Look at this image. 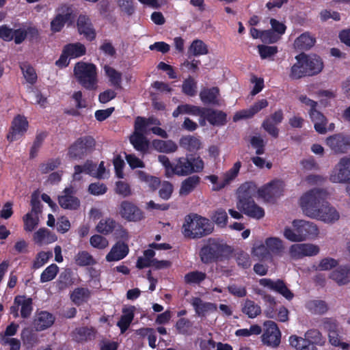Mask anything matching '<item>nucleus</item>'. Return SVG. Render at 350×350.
Wrapping results in <instances>:
<instances>
[{
	"mask_svg": "<svg viewBox=\"0 0 350 350\" xmlns=\"http://www.w3.org/2000/svg\"><path fill=\"white\" fill-rule=\"evenodd\" d=\"M29 123L27 118L21 115H17L12 120L10 131L7 135L9 142H14L24 135L28 129Z\"/></svg>",
	"mask_w": 350,
	"mask_h": 350,
	"instance_id": "14",
	"label": "nucleus"
},
{
	"mask_svg": "<svg viewBox=\"0 0 350 350\" xmlns=\"http://www.w3.org/2000/svg\"><path fill=\"white\" fill-rule=\"evenodd\" d=\"M27 33H30L32 36L38 35V31L37 29L35 27H29L27 29H14V40L15 44H21L27 38Z\"/></svg>",
	"mask_w": 350,
	"mask_h": 350,
	"instance_id": "48",
	"label": "nucleus"
},
{
	"mask_svg": "<svg viewBox=\"0 0 350 350\" xmlns=\"http://www.w3.org/2000/svg\"><path fill=\"white\" fill-rule=\"evenodd\" d=\"M329 180L334 183L350 184V158L345 157L340 159L330 174Z\"/></svg>",
	"mask_w": 350,
	"mask_h": 350,
	"instance_id": "10",
	"label": "nucleus"
},
{
	"mask_svg": "<svg viewBox=\"0 0 350 350\" xmlns=\"http://www.w3.org/2000/svg\"><path fill=\"white\" fill-rule=\"evenodd\" d=\"M75 262L80 267L92 265L96 263L93 256L86 251L79 252L75 256Z\"/></svg>",
	"mask_w": 350,
	"mask_h": 350,
	"instance_id": "52",
	"label": "nucleus"
},
{
	"mask_svg": "<svg viewBox=\"0 0 350 350\" xmlns=\"http://www.w3.org/2000/svg\"><path fill=\"white\" fill-rule=\"evenodd\" d=\"M282 182L272 180L264 187L257 189L256 185L252 182H246L238 189V201L237 208L250 217L260 219L265 216L264 209L257 205L254 200L258 192V195L267 200L280 193Z\"/></svg>",
	"mask_w": 350,
	"mask_h": 350,
	"instance_id": "1",
	"label": "nucleus"
},
{
	"mask_svg": "<svg viewBox=\"0 0 350 350\" xmlns=\"http://www.w3.org/2000/svg\"><path fill=\"white\" fill-rule=\"evenodd\" d=\"M316 38L311 36L310 33L305 32L301 33L295 41V46L297 49L301 51H308L315 44Z\"/></svg>",
	"mask_w": 350,
	"mask_h": 350,
	"instance_id": "34",
	"label": "nucleus"
},
{
	"mask_svg": "<svg viewBox=\"0 0 350 350\" xmlns=\"http://www.w3.org/2000/svg\"><path fill=\"white\" fill-rule=\"evenodd\" d=\"M20 68L22 71L26 81L33 85L37 81V74L34 68L28 62H22L20 64Z\"/></svg>",
	"mask_w": 350,
	"mask_h": 350,
	"instance_id": "45",
	"label": "nucleus"
},
{
	"mask_svg": "<svg viewBox=\"0 0 350 350\" xmlns=\"http://www.w3.org/2000/svg\"><path fill=\"white\" fill-rule=\"evenodd\" d=\"M242 312L249 318L254 319L261 313V308L254 301L247 299L242 308Z\"/></svg>",
	"mask_w": 350,
	"mask_h": 350,
	"instance_id": "49",
	"label": "nucleus"
},
{
	"mask_svg": "<svg viewBox=\"0 0 350 350\" xmlns=\"http://www.w3.org/2000/svg\"><path fill=\"white\" fill-rule=\"evenodd\" d=\"M278 124L271 122L268 118H265L262 123V128L272 137L278 138L279 136V129L277 127Z\"/></svg>",
	"mask_w": 350,
	"mask_h": 350,
	"instance_id": "60",
	"label": "nucleus"
},
{
	"mask_svg": "<svg viewBox=\"0 0 350 350\" xmlns=\"http://www.w3.org/2000/svg\"><path fill=\"white\" fill-rule=\"evenodd\" d=\"M96 146L95 139L90 135L77 138L68 148L67 156L72 160H81L91 154Z\"/></svg>",
	"mask_w": 350,
	"mask_h": 350,
	"instance_id": "8",
	"label": "nucleus"
},
{
	"mask_svg": "<svg viewBox=\"0 0 350 350\" xmlns=\"http://www.w3.org/2000/svg\"><path fill=\"white\" fill-rule=\"evenodd\" d=\"M134 306L122 310V315L118 321L117 325L120 327L121 333L127 330L134 318Z\"/></svg>",
	"mask_w": 350,
	"mask_h": 350,
	"instance_id": "36",
	"label": "nucleus"
},
{
	"mask_svg": "<svg viewBox=\"0 0 350 350\" xmlns=\"http://www.w3.org/2000/svg\"><path fill=\"white\" fill-rule=\"evenodd\" d=\"M306 308L314 314H324L328 310V304L324 300L312 299L306 303Z\"/></svg>",
	"mask_w": 350,
	"mask_h": 350,
	"instance_id": "31",
	"label": "nucleus"
},
{
	"mask_svg": "<svg viewBox=\"0 0 350 350\" xmlns=\"http://www.w3.org/2000/svg\"><path fill=\"white\" fill-rule=\"evenodd\" d=\"M301 56L308 76H313L321 72L323 68V62L319 56L305 53H301Z\"/></svg>",
	"mask_w": 350,
	"mask_h": 350,
	"instance_id": "16",
	"label": "nucleus"
},
{
	"mask_svg": "<svg viewBox=\"0 0 350 350\" xmlns=\"http://www.w3.org/2000/svg\"><path fill=\"white\" fill-rule=\"evenodd\" d=\"M130 142L137 151L144 153L148 150L149 142L143 133H133L130 137Z\"/></svg>",
	"mask_w": 350,
	"mask_h": 350,
	"instance_id": "38",
	"label": "nucleus"
},
{
	"mask_svg": "<svg viewBox=\"0 0 350 350\" xmlns=\"http://www.w3.org/2000/svg\"><path fill=\"white\" fill-rule=\"evenodd\" d=\"M54 322L55 317L53 314L46 311H41L34 319L33 325L37 331H42L52 326Z\"/></svg>",
	"mask_w": 350,
	"mask_h": 350,
	"instance_id": "22",
	"label": "nucleus"
},
{
	"mask_svg": "<svg viewBox=\"0 0 350 350\" xmlns=\"http://www.w3.org/2000/svg\"><path fill=\"white\" fill-rule=\"evenodd\" d=\"M21 340L25 345L32 347L38 342V337L33 331L28 327L24 328L21 334Z\"/></svg>",
	"mask_w": 350,
	"mask_h": 350,
	"instance_id": "53",
	"label": "nucleus"
},
{
	"mask_svg": "<svg viewBox=\"0 0 350 350\" xmlns=\"http://www.w3.org/2000/svg\"><path fill=\"white\" fill-rule=\"evenodd\" d=\"M265 327L261 338L264 345L273 348L278 347L281 342V332L278 325L272 321L264 323Z\"/></svg>",
	"mask_w": 350,
	"mask_h": 350,
	"instance_id": "12",
	"label": "nucleus"
},
{
	"mask_svg": "<svg viewBox=\"0 0 350 350\" xmlns=\"http://www.w3.org/2000/svg\"><path fill=\"white\" fill-rule=\"evenodd\" d=\"M329 277L338 285L347 284L350 282V267L340 266L333 271Z\"/></svg>",
	"mask_w": 350,
	"mask_h": 350,
	"instance_id": "28",
	"label": "nucleus"
},
{
	"mask_svg": "<svg viewBox=\"0 0 350 350\" xmlns=\"http://www.w3.org/2000/svg\"><path fill=\"white\" fill-rule=\"evenodd\" d=\"M311 121L314 123L315 131L319 134L327 133V120L326 117L317 109L312 111H308Z\"/></svg>",
	"mask_w": 350,
	"mask_h": 350,
	"instance_id": "26",
	"label": "nucleus"
},
{
	"mask_svg": "<svg viewBox=\"0 0 350 350\" xmlns=\"http://www.w3.org/2000/svg\"><path fill=\"white\" fill-rule=\"evenodd\" d=\"M14 304L21 306V316L23 319L30 317L33 310V300L25 295H17L14 297Z\"/></svg>",
	"mask_w": 350,
	"mask_h": 350,
	"instance_id": "27",
	"label": "nucleus"
},
{
	"mask_svg": "<svg viewBox=\"0 0 350 350\" xmlns=\"http://www.w3.org/2000/svg\"><path fill=\"white\" fill-rule=\"evenodd\" d=\"M53 256V253L49 252H40L37 254L36 259L33 262V268L37 269L42 267Z\"/></svg>",
	"mask_w": 350,
	"mask_h": 350,
	"instance_id": "56",
	"label": "nucleus"
},
{
	"mask_svg": "<svg viewBox=\"0 0 350 350\" xmlns=\"http://www.w3.org/2000/svg\"><path fill=\"white\" fill-rule=\"evenodd\" d=\"M294 229L286 227L284 237L292 242H300L307 239H314L319 234V228L313 222L295 219L293 221Z\"/></svg>",
	"mask_w": 350,
	"mask_h": 350,
	"instance_id": "5",
	"label": "nucleus"
},
{
	"mask_svg": "<svg viewBox=\"0 0 350 350\" xmlns=\"http://www.w3.org/2000/svg\"><path fill=\"white\" fill-rule=\"evenodd\" d=\"M265 243L268 248L269 255L282 256L284 247L281 239L276 237H269L265 240Z\"/></svg>",
	"mask_w": 350,
	"mask_h": 350,
	"instance_id": "35",
	"label": "nucleus"
},
{
	"mask_svg": "<svg viewBox=\"0 0 350 350\" xmlns=\"http://www.w3.org/2000/svg\"><path fill=\"white\" fill-rule=\"evenodd\" d=\"M259 283L261 286L267 287L280 293L288 300H291L294 297L293 293L286 286L282 280L278 279L276 281H273L269 278H262L260 280Z\"/></svg>",
	"mask_w": 350,
	"mask_h": 350,
	"instance_id": "17",
	"label": "nucleus"
},
{
	"mask_svg": "<svg viewBox=\"0 0 350 350\" xmlns=\"http://www.w3.org/2000/svg\"><path fill=\"white\" fill-rule=\"evenodd\" d=\"M202 116L213 126H221L227 123V114L223 111L204 107Z\"/></svg>",
	"mask_w": 350,
	"mask_h": 350,
	"instance_id": "20",
	"label": "nucleus"
},
{
	"mask_svg": "<svg viewBox=\"0 0 350 350\" xmlns=\"http://www.w3.org/2000/svg\"><path fill=\"white\" fill-rule=\"evenodd\" d=\"M206 278V274L204 272L199 271H193L189 272L185 275V282L187 284H199L204 281Z\"/></svg>",
	"mask_w": 350,
	"mask_h": 350,
	"instance_id": "54",
	"label": "nucleus"
},
{
	"mask_svg": "<svg viewBox=\"0 0 350 350\" xmlns=\"http://www.w3.org/2000/svg\"><path fill=\"white\" fill-rule=\"evenodd\" d=\"M325 143L336 154L345 153L350 149V137L342 133L327 137Z\"/></svg>",
	"mask_w": 350,
	"mask_h": 350,
	"instance_id": "13",
	"label": "nucleus"
},
{
	"mask_svg": "<svg viewBox=\"0 0 350 350\" xmlns=\"http://www.w3.org/2000/svg\"><path fill=\"white\" fill-rule=\"evenodd\" d=\"M258 53L262 59L271 57L278 53V47L275 46H267L260 44L258 46Z\"/></svg>",
	"mask_w": 350,
	"mask_h": 350,
	"instance_id": "64",
	"label": "nucleus"
},
{
	"mask_svg": "<svg viewBox=\"0 0 350 350\" xmlns=\"http://www.w3.org/2000/svg\"><path fill=\"white\" fill-rule=\"evenodd\" d=\"M304 339L307 341V345H311L313 347H317L316 345L323 346L325 342L322 334L316 329L308 330L305 334Z\"/></svg>",
	"mask_w": 350,
	"mask_h": 350,
	"instance_id": "40",
	"label": "nucleus"
},
{
	"mask_svg": "<svg viewBox=\"0 0 350 350\" xmlns=\"http://www.w3.org/2000/svg\"><path fill=\"white\" fill-rule=\"evenodd\" d=\"M200 181V178L197 175L189 176L182 182L179 191L180 194L182 196L189 195L199 185Z\"/></svg>",
	"mask_w": 350,
	"mask_h": 350,
	"instance_id": "39",
	"label": "nucleus"
},
{
	"mask_svg": "<svg viewBox=\"0 0 350 350\" xmlns=\"http://www.w3.org/2000/svg\"><path fill=\"white\" fill-rule=\"evenodd\" d=\"M129 252V245L124 242L119 241L112 246L105 259L107 262L118 261L124 258Z\"/></svg>",
	"mask_w": 350,
	"mask_h": 350,
	"instance_id": "21",
	"label": "nucleus"
},
{
	"mask_svg": "<svg viewBox=\"0 0 350 350\" xmlns=\"http://www.w3.org/2000/svg\"><path fill=\"white\" fill-rule=\"evenodd\" d=\"M119 214L121 217L130 222H138L144 219V212L135 203L129 201H122L119 206Z\"/></svg>",
	"mask_w": 350,
	"mask_h": 350,
	"instance_id": "11",
	"label": "nucleus"
},
{
	"mask_svg": "<svg viewBox=\"0 0 350 350\" xmlns=\"http://www.w3.org/2000/svg\"><path fill=\"white\" fill-rule=\"evenodd\" d=\"M241 167V161H238L234 163L233 166L224 174V179L220 181L219 184L213 187V190L220 191L229 185L238 176Z\"/></svg>",
	"mask_w": 350,
	"mask_h": 350,
	"instance_id": "25",
	"label": "nucleus"
},
{
	"mask_svg": "<svg viewBox=\"0 0 350 350\" xmlns=\"http://www.w3.org/2000/svg\"><path fill=\"white\" fill-rule=\"evenodd\" d=\"M105 71L107 76L109 77L111 85L116 89H121L122 73L109 66H105Z\"/></svg>",
	"mask_w": 350,
	"mask_h": 350,
	"instance_id": "46",
	"label": "nucleus"
},
{
	"mask_svg": "<svg viewBox=\"0 0 350 350\" xmlns=\"http://www.w3.org/2000/svg\"><path fill=\"white\" fill-rule=\"evenodd\" d=\"M38 217H33L31 213H27L23 216L24 230L27 232H32L38 225Z\"/></svg>",
	"mask_w": 350,
	"mask_h": 350,
	"instance_id": "62",
	"label": "nucleus"
},
{
	"mask_svg": "<svg viewBox=\"0 0 350 350\" xmlns=\"http://www.w3.org/2000/svg\"><path fill=\"white\" fill-rule=\"evenodd\" d=\"M214 226L210 220L198 214L187 215L182 227L185 238L198 239L213 232Z\"/></svg>",
	"mask_w": 350,
	"mask_h": 350,
	"instance_id": "4",
	"label": "nucleus"
},
{
	"mask_svg": "<svg viewBox=\"0 0 350 350\" xmlns=\"http://www.w3.org/2000/svg\"><path fill=\"white\" fill-rule=\"evenodd\" d=\"M290 345L297 350H317V347H313L311 345H307V341L301 337L291 336L289 338Z\"/></svg>",
	"mask_w": 350,
	"mask_h": 350,
	"instance_id": "50",
	"label": "nucleus"
},
{
	"mask_svg": "<svg viewBox=\"0 0 350 350\" xmlns=\"http://www.w3.org/2000/svg\"><path fill=\"white\" fill-rule=\"evenodd\" d=\"M116 225V221L111 218L103 219L97 224L96 230L100 234L107 235L115 230Z\"/></svg>",
	"mask_w": 350,
	"mask_h": 350,
	"instance_id": "47",
	"label": "nucleus"
},
{
	"mask_svg": "<svg viewBox=\"0 0 350 350\" xmlns=\"http://www.w3.org/2000/svg\"><path fill=\"white\" fill-rule=\"evenodd\" d=\"M75 279L73 278V272L70 268L64 269L59 275L55 282L56 288L59 291H64L72 286Z\"/></svg>",
	"mask_w": 350,
	"mask_h": 350,
	"instance_id": "24",
	"label": "nucleus"
},
{
	"mask_svg": "<svg viewBox=\"0 0 350 350\" xmlns=\"http://www.w3.org/2000/svg\"><path fill=\"white\" fill-rule=\"evenodd\" d=\"M208 53V46L200 39L193 40L188 49L189 57L190 55L200 56Z\"/></svg>",
	"mask_w": 350,
	"mask_h": 350,
	"instance_id": "41",
	"label": "nucleus"
},
{
	"mask_svg": "<svg viewBox=\"0 0 350 350\" xmlns=\"http://www.w3.org/2000/svg\"><path fill=\"white\" fill-rule=\"evenodd\" d=\"M204 107L193 105L185 104L178 105L173 111L172 116L177 118L180 114H189L196 116H202Z\"/></svg>",
	"mask_w": 350,
	"mask_h": 350,
	"instance_id": "30",
	"label": "nucleus"
},
{
	"mask_svg": "<svg viewBox=\"0 0 350 350\" xmlns=\"http://www.w3.org/2000/svg\"><path fill=\"white\" fill-rule=\"evenodd\" d=\"M153 148L160 152L172 153L177 150L178 146L172 140L154 139L152 142Z\"/></svg>",
	"mask_w": 350,
	"mask_h": 350,
	"instance_id": "33",
	"label": "nucleus"
},
{
	"mask_svg": "<svg viewBox=\"0 0 350 350\" xmlns=\"http://www.w3.org/2000/svg\"><path fill=\"white\" fill-rule=\"evenodd\" d=\"M319 252V247L310 243L294 244L289 249L290 255L294 259H300L304 256H315Z\"/></svg>",
	"mask_w": 350,
	"mask_h": 350,
	"instance_id": "15",
	"label": "nucleus"
},
{
	"mask_svg": "<svg viewBox=\"0 0 350 350\" xmlns=\"http://www.w3.org/2000/svg\"><path fill=\"white\" fill-rule=\"evenodd\" d=\"M179 144L189 152H196L201 148L202 143L198 137L185 135L180 139Z\"/></svg>",
	"mask_w": 350,
	"mask_h": 350,
	"instance_id": "32",
	"label": "nucleus"
},
{
	"mask_svg": "<svg viewBox=\"0 0 350 350\" xmlns=\"http://www.w3.org/2000/svg\"><path fill=\"white\" fill-rule=\"evenodd\" d=\"M191 305L198 317H204L207 312H213L217 310L215 304L204 302L200 297H193L191 300Z\"/></svg>",
	"mask_w": 350,
	"mask_h": 350,
	"instance_id": "23",
	"label": "nucleus"
},
{
	"mask_svg": "<svg viewBox=\"0 0 350 350\" xmlns=\"http://www.w3.org/2000/svg\"><path fill=\"white\" fill-rule=\"evenodd\" d=\"M75 340L77 342H84L93 339L95 331L92 327H81L77 328L74 332Z\"/></svg>",
	"mask_w": 350,
	"mask_h": 350,
	"instance_id": "43",
	"label": "nucleus"
},
{
	"mask_svg": "<svg viewBox=\"0 0 350 350\" xmlns=\"http://www.w3.org/2000/svg\"><path fill=\"white\" fill-rule=\"evenodd\" d=\"M63 195L58 197V202L64 209L77 210L80 206V200L74 196V189L66 187L63 191Z\"/></svg>",
	"mask_w": 350,
	"mask_h": 350,
	"instance_id": "19",
	"label": "nucleus"
},
{
	"mask_svg": "<svg viewBox=\"0 0 350 350\" xmlns=\"http://www.w3.org/2000/svg\"><path fill=\"white\" fill-rule=\"evenodd\" d=\"M211 218L217 226L224 227L227 224L228 217L224 209L219 208L215 211Z\"/></svg>",
	"mask_w": 350,
	"mask_h": 350,
	"instance_id": "58",
	"label": "nucleus"
},
{
	"mask_svg": "<svg viewBox=\"0 0 350 350\" xmlns=\"http://www.w3.org/2000/svg\"><path fill=\"white\" fill-rule=\"evenodd\" d=\"M327 192L323 189L314 188L304 193L300 198L304 213L311 218L332 223L339 219V213L326 201Z\"/></svg>",
	"mask_w": 350,
	"mask_h": 350,
	"instance_id": "2",
	"label": "nucleus"
},
{
	"mask_svg": "<svg viewBox=\"0 0 350 350\" xmlns=\"http://www.w3.org/2000/svg\"><path fill=\"white\" fill-rule=\"evenodd\" d=\"M329 341L330 344L335 347H340L344 350H347L349 344L342 342L341 336L340 335V329L328 334Z\"/></svg>",
	"mask_w": 350,
	"mask_h": 350,
	"instance_id": "55",
	"label": "nucleus"
},
{
	"mask_svg": "<svg viewBox=\"0 0 350 350\" xmlns=\"http://www.w3.org/2000/svg\"><path fill=\"white\" fill-rule=\"evenodd\" d=\"M46 136L47 133L46 132H41L36 135L33 145L30 149V158H34L36 157L38 152Z\"/></svg>",
	"mask_w": 350,
	"mask_h": 350,
	"instance_id": "57",
	"label": "nucleus"
},
{
	"mask_svg": "<svg viewBox=\"0 0 350 350\" xmlns=\"http://www.w3.org/2000/svg\"><path fill=\"white\" fill-rule=\"evenodd\" d=\"M57 14L50 23L51 31L53 33L60 32L65 25H72L75 21V14L72 10L67 6L62 5L56 10Z\"/></svg>",
	"mask_w": 350,
	"mask_h": 350,
	"instance_id": "9",
	"label": "nucleus"
},
{
	"mask_svg": "<svg viewBox=\"0 0 350 350\" xmlns=\"http://www.w3.org/2000/svg\"><path fill=\"white\" fill-rule=\"evenodd\" d=\"M59 271V267L56 264L48 266L40 275V282L44 283L53 280Z\"/></svg>",
	"mask_w": 350,
	"mask_h": 350,
	"instance_id": "51",
	"label": "nucleus"
},
{
	"mask_svg": "<svg viewBox=\"0 0 350 350\" xmlns=\"http://www.w3.org/2000/svg\"><path fill=\"white\" fill-rule=\"evenodd\" d=\"M321 327L328 334L340 329L338 322L335 319L328 317L322 319Z\"/></svg>",
	"mask_w": 350,
	"mask_h": 350,
	"instance_id": "59",
	"label": "nucleus"
},
{
	"mask_svg": "<svg viewBox=\"0 0 350 350\" xmlns=\"http://www.w3.org/2000/svg\"><path fill=\"white\" fill-rule=\"evenodd\" d=\"M78 32L89 41H93L96 37L91 19L87 15L80 14L77 21Z\"/></svg>",
	"mask_w": 350,
	"mask_h": 350,
	"instance_id": "18",
	"label": "nucleus"
},
{
	"mask_svg": "<svg viewBox=\"0 0 350 350\" xmlns=\"http://www.w3.org/2000/svg\"><path fill=\"white\" fill-rule=\"evenodd\" d=\"M204 167V161L200 157L187 154L174 161L173 175L185 176L193 173L201 172Z\"/></svg>",
	"mask_w": 350,
	"mask_h": 350,
	"instance_id": "6",
	"label": "nucleus"
},
{
	"mask_svg": "<svg viewBox=\"0 0 350 350\" xmlns=\"http://www.w3.org/2000/svg\"><path fill=\"white\" fill-rule=\"evenodd\" d=\"M74 75L78 83L88 90H94L97 87L96 66L92 63L77 62L74 67Z\"/></svg>",
	"mask_w": 350,
	"mask_h": 350,
	"instance_id": "7",
	"label": "nucleus"
},
{
	"mask_svg": "<svg viewBox=\"0 0 350 350\" xmlns=\"http://www.w3.org/2000/svg\"><path fill=\"white\" fill-rule=\"evenodd\" d=\"M250 142L251 146L256 150L257 155H261L265 153V142L260 136H252Z\"/></svg>",
	"mask_w": 350,
	"mask_h": 350,
	"instance_id": "61",
	"label": "nucleus"
},
{
	"mask_svg": "<svg viewBox=\"0 0 350 350\" xmlns=\"http://www.w3.org/2000/svg\"><path fill=\"white\" fill-rule=\"evenodd\" d=\"M96 169V165L93 163L92 161L87 160L83 165H76L74 167L75 172L73 178L75 180H80V174L83 172L94 176Z\"/></svg>",
	"mask_w": 350,
	"mask_h": 350,
	"instance_id": "37",
	"label": "nucleus"
},
{
	"mask_svg": "<svg viewBox=\"0 0 350 350\" xmlns=\"http://www.w3.org/2000/svg\"><path fill=\"white\" fill-rule=\"evenodd\" d=\"M295 59H297V63L291 67L289 74V77L292 79H299L307 75L301 54L297 55Z\"/></svg>",
	"mask_w": 350,
	"mask_h": 350,
	"instance_id": "44",
	"label": "nucleus"
},
{
	"mask_svg": "<svg viewBox=\"0 0 350 350\" xmlns=\"http://www.w3.org/2000/svg\"><path fill=\"white\" fill-rule=\"evenodd\" d=\"M231 247L219 238H208L199 251L200 260L204 264L217 262L227 259L232 254Z\"/></svg>",
	"mask_w": 350,
	"mask_h": 350,
	"instance_id": "3",
	"label": "nucleus"
},
{
	"mask_svg": "<svg viewBox=\"0 0 350 350\" xmlns=\"http://www.w3.org/2000/svg\"><path fill=\"white\" fill-rule=\"evenodd\" d=\"M64 49L71 59L80 57L86 53V48L81 42L67 44L64 46Z\"/></svg>",
	"mask_w": 350,
	"mask_h": 350,
	"instance_id": "42",
	"label": "nucleus"
},
{
	"mask_svg": "<svg viewBox=\"0 0 350 350\" xmlns=\"http://www.w3.org/2000/svg\"><path fill=\"white\" fill-rule=\"evenodd\" d=\"M196 81L191 77H189L183 81L182 90L186 95L193 96L196 93Z\"/></svg>",
	"mask_w": 350,
	"mask_h": 350,
	"instance_id": "63",
	"label": "nucleus"
},
{
	"mask_svg": "<svg viewBox=\"0 0 350 350\" xmlns=\"http://www.w3.org/2000/svg\"><path fill=\"white\" fill-rule=\"evenodd\" d=\"M219 90L217 87L202 90L200 93V98L205 105H219L218 96Z\"/></svg>",
	"mask_w": 350,
	"mask_h": 350,
	"instance_id": "29",
	"label": "nucleus"
}]
</instances>
